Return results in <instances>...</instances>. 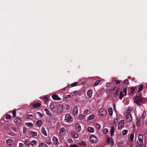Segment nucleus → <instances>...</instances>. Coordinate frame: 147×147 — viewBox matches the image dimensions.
<instances>
[{"instance_id":"obj_51","label":"nucleus","mask_w":147,"mask_h":147,"mask_svg":"<svg viewBox=\"0 0 147 147\" xmlns=\"http://www.w3.org/2000/svg\"><path fill=\"white\" fill-rule=\"evenodd\" d=\"M135 90V89L134 88H131V92L130 93H133L134 92Z\"/></svg>"},{"instance_id":"obj_63","label":"nucleus","mask_w":147,"mask_h":147,"mask_svg":"<svg viewBox=\"0 0 147 147\" xmlns=\"http://www.w3.org/2000/svg\"><path fill=\"white\" fill-rule=\"evenodd\" d=\"M26 128L24 127L23 128V133H24L26 131Z\"/></svg>"},{"instance_id":"obj_34","label":"nucleus","mask_w":147,"mask_h":147,"mask_svg":"<svg viewBox=\"0 0 147 147\" xmlns=\"http://www.w3.org/2000/svg\"><path fill=\"white\" fill-rule=\"evenodd\" d=\"M25 124L29 127H32L33 126V124L31 122L25 123Z\"/></svg>"},{"instance_id":"obj_27","label":"nucleus","mask_w":147,"mask_h":147,"mask_svg":"<svg viewBox=\"0 0 147 147\" xmlns=\"http://www.w3.org/2000/svg\"><path fill=\"white\" fill-rule=\"evenodd\" d=\"M95 117V116L93 115H91L89 116L88 120H93Z\"/></svg>"},{"instance_id":"obj_54","label":"nucleus","mask_w":147,"mask_h":147,"mask_svg":"<svg viewBox=\"0 0 147 147\" xmlns=\"http://www.w3.org/2000/svg\"><path fill=\"white\" fill-rule=\"evenodd\" d=\"M115 81L116 82L115 84H119L120 83V82L121 81V80L118 81L117 80H115Z\"/></svg>"},{"instance_id":"obj_35","label":"nucleus","mask_w":147,"mask_h":147,"mask_svg":"<svg viewBox=\"0 0 147 147\" xmlns=\"http://www.w3.org/2000/svg\"><path fill=\"white\" fill-rule=\"evenodd\" d=\"M124 96V95L123 94V92H121L119 94V99L120 100H121L123 97Z\"/></svg>"},{"instance_id":"obj_17","label":"nucleus","mask_w":147,"mask_h":147,"mask_svg":"<svg viewBox=\"0 0 147 147\" xmlns=\"http://www.w3.org/2000/svg\"><path fill=\"white\" fill-rule=\"evenodd\" d=\"M36 125L38 127H40L42 125V122L40 120L37 121L36 122Z\"/></svg>"},{"instance_id":"obj_10","label":"nucleus","mask_w":147,"mask_h":147,"mask_svg":"<svg viewBox=\"0 0 147 147\" xmlns=\"http://www.w3.org/2000/svg\"><path fill=\"white\" fill-rule=\"evenodd\" d=\"M75 129L76 131L80 132L81 130L80 125L79 124H76L75 125Z\"/></svg>"},{"instance_id":"obj_19","label":"nucleus","mask_w":147,"mask_h":147,"mask_svg":"<svg viewBox=\"0 0 147 147\" xmlns=\"http://www.w3.org/2000/svg\"><path fill=\"white\" fill-rule=\"evenodd\" d=\"M88 131L90 133H93L94 131V129L92 127H88Z\"/></svg>"},{"instance_id":"obj_32","label":"nucleus","mask_w":147,"mask_h":147,"mask_svg":"<svg viewBox=\"0 0 147 147\" xmlns=\"http://www.w3.org/2000/svg\"><path fill=\"white\" fill-rule=\"evenodd\" d=\"M114 132V129L113 127L111 128V136L113 135Z\"/></svg>"},{"instance_id":"obj_61","label":"nucleus","mask_w":147,"mask_h":147,"mask_svg":"<svg viewBox=\"0 0 147 147\" xmlns=\"http://www.w3.org/2000/svg\"><path fill=\"white\" fill-rule=\"evenodd\" d=\"M13 116H15L16 115V111L14 110L13 111Z\"/></svg>"},{"instance_id":"obj_18","label":"nucleus","mask_w":147,"mask_h":147,"mask_svg":"<svg viewBox=\"0 0 147 147\" xmlns=\"http://www.w3.org/2000/svg\"><path fill=\"white\" fill-rule=\"evenodd\" d=\"M141 118L139 117L137 118V120L136 123L138 126H139L140 125L141 123Z\"/></svg>"},{"instance_id":"obj_52","label":"nucleus","mask_w":147,"mask_h":147,"mask_svg":"<svg viewBox=\"0 0 147 147\" xmlns=\"http://www.w3.org/2000/svg\"><path fill=\"white\" fill-rule=\"evenodd\" d=\"M46 143L48 144H49V145H50V144H51V142L49 140H47L46 141Z\"/></svg>"},{"instance_id":"obj_53","label":"nucleus","mask_w":147,"mask_h":147,"mask_svg":"<svg viewBox=\"0 0 147 147\" xmlns=\"http://www.w3.org/2000/svg\"><path fill=\"white\" fill-rule=\"evenodd\" d=\"M123 92L125 93V95L127 94V88H126L123 89Z\"/></svg>"},{"instance_id":"obj_20","label":"nucleus","mask_w":147,"mask_h":147,"mask_svg":"<svg viewBox=\"0 0 147 147\" xmlns=\"http://www.w3.org/2000/svg\"><path fill=\"white\" fill-rule=\"evenodd\" d=\"M30 134L33 137L36 136L37 135V133L36 132L33 131H31L30 132Z\"/></svg>"},{"instance_id":"obj_28","label":"nucleus","mask_w":147,"mask_h":147,"mask_svg":"<svg viewBox=\"0 0 147 147\" xmlns=\"http://www.w3.org/2000/svg\"><path fill=\"white\" fill-rule=\"evenodd\" d=\"M42 132L43 134H44L46 136H47V133L46 131L45 130V128L44 127H42Z\"/></svg>"},{"instance_id":"obj_64","label":"nucleus","mask_w":147,"mask_h":147,"mask_svg":"<svg viewBox=\"0 0 147 147\" xmlns=\"http://www.w3.org/2000/svg\"><path fill=\"white\" fill-rule=\"evenodd\" d=\"M20 144L19 147H23V145L22 144L20 143Z\"/></svg>"},{"instance_id":"obj_59","label":"nucleus","mask_w":147,"mask_h":147,"mask_svg":"<svg viewBox=\"0 0 147 147\" xmlns=\"http://www.w3.org/2000/svg\"><path fill=\"white\" fill-rule=\"evenodd\" d=\"M88 111H89L88 109H86L84 111V113L85 114H87L88 112Z\"/></svg>"},{"instance_id":"obj_37","label":"nucleus","mask_w":147,"mask_h":147,"mask_svg":"<svg viewBox=\"0 0 147 147\" xmlns=\"http://www.w3.org/2000/svg\"><path fill=\"white\" fill-rule=\"evenodd\" d=\"M103 132L105 134H107L108 132V130L107 128H105L104 129Z\"/></svg>"},{"instance_id":"obj_48","label":"nucleus","mask_w":147,"mask_h":147,"mask_svg":"<svg viewBox=\"0 0 147 147\" xmlns=\"http://www.w3.org/2000/svg\"><path fill=\"white\" fill-rule=\"evenodd\" d=\"M11 117V116L10 115H7L6 116L5 119H10Z\"/></svg>"},{"instance_id":"obj_4","label":"nucleus","mask_w":147,"mask_h":147,"mask_svg":"<svg viewBox=\"0 0 147 147\" xmlns=\"http://www.w3.org/2000/svg\"><path fill=\"white\" fill-rule=\"evenodd\" d=\"M100 116H105L107 113V112L104 109L101 108L100 109L99 112Z\"/></svg>"},{"instance_id":"obj_24","label":"nucleus","mask_w":147,"mask_h":147,"mask_svg":"<svg viewBox=\"0 0 147 147\" xmlns=\"http://www.w3.org/2000/svg\"><path fill=\"white\" fill-rule=\"evenodd\" d=\"M74 94L76 95H79L80 96H81L82 94V92L79 91H75L74 92Z\"/></svg>"},{"instance_id":"obj_38","label":"nucleus","mask_w":147,"mask_h":147,"mask_svg":"<svg viewBox=\"0 0 147 147\" xmlns=\"http://www.w3.org/2000/svg\"><path fill=\"white\" fill-rule=\"evenodd\" d=\"M143 86L142 85H141L139 87L138 91V92L142 91L143 89Z\"/></svg>"},{"instance_id":"obj_13","label":"nucleus","mask_w":147,"mask_h":147,"mask_svg":"<svg viewBox=\"0 0 147 147\" xmlns=\"http://www.w3.org/2000/svg\"><path fill=\"white\" fill-rule=\"evenodd\" d=\"M124 121L123 120L120 121L118 125V128L119 129H121L123 127L124 124Z\"/></svg>"},{"instance_id":"obj_44","label":"nucleus","mask_w":147,"mask_h":147,"mask_svg":"<svg viewBox=\"0 0 147 147\" xmlns=\"http://www.w3.org/2000/svg\"><path fill=\"white\" fill-rule=\"evenodd\" d=\"M118 118H116L114 120V123L115 124H116L117 122Z\"/></svg>"},{"instance_id":"obj_16","label":"nucleus","mask_w":147,"mask_h":147,"mask_svg":"<svg viewBox=\"0 0 147 147\" xmlns=\"http://www.w3.org/2000/svg\"><path fill=\"white\" fill-rule=\"evenodd\" d=\"M71 134L75 138H77L78 137V135L74 131L72 132Z\"/></svg>"},{"instance_id":"obj_33","label":"nucleus","mask_w":147,"mask_h":147,"mask_svg":"<svg viewBox=\"0 0 147 147\" xmlns=\"http://www.w3.org/2000/svg\"><path fill=\"white\" fill-rule=\"evenodd\" d=\"M128 132V130L126 129L122 131V134L123 135H126L127 133Z\"/></svg>"},{"instance_id":"obj_6","label":"nucleus","mask_w":147,"mask_h":147,"mask_svg":"<svg viewBox=\"0 0 147 147\" xmlns=\"http://www.w3.org/2000/svg\"><path fill=\"white\" fill-rule=\"evenodd\" d=\"M126 119L128 123H131L132 120V117L130 113H128L126 115Z\"/></svg>"},{"instance_id":"obj_8","label":"nucleus","mask_w":147,"mask_h":147,"mask_svg":"<svg viewBox=\"0 0 147 147\" xmlns=\"http://www.w3.org/2000/svg\"><path fill=\"white\" fill-rule=\"evenodd\" d=\"M78 109L76 107H75L73 109L72 113L74 116L77 115L78 113Z\"/></svg>"},{"instance_id":"obj_42","label":"nucleus","mask_w":147,"mask_h":147,"mask_svg":"<svg viewBox=\"0 0 147 147\" xmlns=\"http://www.w3.org/2000/svg\"><path fill=\"white\" fill-rule=\"evenodd\" d=\"M44 100L46 102H47L49 100L48 97L47 96H45L44 98Z\"/></svg>"},{"instance_id":"obj_46","label":"nucleus","mask_w":147,"mask_h":147,"mask_svg":"<svg viewBox=\"0 0 147 147\" xmlns=\"http://www.w3.org/2000/svg\"><path fill=\"white\" fill-rule=\"evenodd\" d=\"M111 140V139H110V138L109 137H108L107 138V142L108 143L111 144V142H110Z\"/></svg>"},{"instance_id":"obj_12","label":"nucleus","mask_w":147,"mask_h":147,"mask_svg":"<svg viewBox=\"0 0 147 147\" xmlns=\"http://www.w3.org/2000/svg\"><path fill=\"white\" fill-rule=\"evenodd\" d=\"M89 138L90 141L92 142H96V138L95 136L93 135L90 136Z\"/></svg>"},{"instance_id":"obj_26","label":"nucleus","mask_w":147,"mask_h":147,"mask_svg":"<svg viewBox=\"0 0 147 147\" xmlns=\"http://www.w3.org/2000/svg\"><path fill=\"white\" fill-rule=\"evenodd\" d=\"M41 104L39 103H38L36 104H33L32 106L34 107H39L40 106Z\"/></svg>"},{"instance_id":"obj_5","label":"nucleus","mask_w":147,"mask_h":147,"mask_svg":"<svg viewBox=\"0 0 147 147\" xmlns=\"http://www.w3.org/2000/svg\"><path fill=\"white\" fill-rule=\"evenodd\" d=\"M57 112L59 113H61L63 112V105H59L57 107Z\"/></svg>"},{"instance_id":"obj_57","label":"nucleus","mask_w":147,"mask_h":147,"mask_svg":"<svg viewBox=\"0 0 147 147\" xmlns=\"http://www.w3.org/2000/svg\"><path fill=\"white\" fill-rule=\"evenodd\" d=\"M79 144L81 145H85V142H82L79 143Z\"/></svg>"},{"instance_id":"obj_7","label":"nucleus","mask_w":147,"mask_h":147,"mask_svg":"<svg viewBox=\"0 0 147 147\" xmlns=\"http://www.w3.org/2000/svg\"><path fill=\"white\" fill-rule=\"evenodd\" d=\"M65 131V128L64 127L61 128L59 131V136H62L64 135V133Z\"/></svg>"},{"instance_id":"obj_41","label":"nucleus","mask_w":147,"mask_h":147,"mask_svg":"<svg viewBox=\"0 0 147 147\" xmlns=\"http://www.w3.org/2000/svg\"><path fill=\"white\" fill-rule=\"evenodd\" d=\"M96 127L98 130H99L100 129L101 126L100 124H97L96 125Z\"/></svg>"},{"instance_id":"obj_36","label":"nucleus","mask_w":147,"mask_h":147,"mask_svg":"<svg viewBox=\"0 0 147 147\" xmlns=\"http://www.w3.org/2000/svg\"><path fill=\"white\" fill-rule=\"evenodd\" d=\"M119 89H117L116 90V92L115 93V94H114V96L115 97H117V96L118 94L119 93Z\"/></svg>"},{"instance_id":"obj_21","label":"nucleus","mask_w":147,"mask_h":147,"mask_svg":"<svg viewBox=\"0 0 147 147\" xmlns=\"http://www.w3.org/2000/svg\"><path fill=\"white\" fill-rule=\"evenodd\" d=\"M44 110L46 111L47 114L48 115L50 116H52V115L51 114V113H50L49 111L47 109H45Z\"/></svg>"},{"instance_id":"obj_60","label":"nucleus","mask_w":147,"mask_h":147,"mask_svg":"<svg viewBox=\"0 0 147 147\" xmlns=\"http://www.w3.org/2000/svg\"><path fill=\"white\" fill-rule=\"evenodd\" d=\"M66 107L67 110H69L70 109V106L68 105H66Z\"/></svg>"},{"instance_id":"obj_45","label":"nucleus","mask_w":147,"mask_h":147,"mask_svg":"<svg viewBox=\"0 0 147 147\" xmlns=\"http://www.w3.org/2000/svg\"><path fill=\"white\" fill-rule=\"evenodd\" d=\"M77 84V83L76 82H75L71 84V87H73L75 86H76Z\"/></svg>"},{"instance_id":"obj_14","label":"nucleus","mask_w":147,"mask_h":147,"mask_svg":"<svg viewBox=\"0 0 147 147\" xmlns=\"http://www.w3.org/2000/svg\"><path fill=\"white\" fill-rule=\"evenodd\" d=\"M52 97L53 99L54 100H60L61 99V98L56 94H55L52 95Z\"/></svg>"},{"instance_id":"obj_31","label":"nucleus","mask_w":147,"mask_h":147,"mask_svg":"<svg viewBox=\"0 0 147 147\" xmlns=\"http://www.w3.org/2000/svg\"><path fill=\"white\" fill-rule=\"evenodd\" d=\"M100 80H96L95 83L93 84V86H97L99 83L100 82Z\"/></svg>"},{"instance_id":"obj_9","label":"nucleus","mask_w":147,"mask_h":147,"mask_svg":"<svg viewBox=\"0 0 147 147\" xmlns=\"http://www.w3.org/2000/svg\"><path fill=\"white\" fill-rule=\"evenodd\" d=\"M14 122L16 125H17L19 126L20 125L21 121L20 118H17L16 119H15Z\"/></svg>"},{"instance_id":"obj_62","label":"nucleus","mask_w":147,"mask_h":147,"mask_svg":"<svg viewBox=\"0 0 147 147\" xmlns=\"http://www.w3.org/2000/svg\"><path fill=\"white\" fill-rule=\"evenodd\" d=\"M70 96V95H66L65 97V98L67 99V98H69Z\"/></svg>"},{"instance_id":"obj_43","label":"nucleus","mask_w":147,"mask_h":147,"mask_svg":"<svg viewBox=\"0 0 147 147\" xmlns=\"http://www.w3.org/2000/svg\"><path fill=\"white\" fill-rule=\"evenodd\" d=\"M11 129H13V130H14L15 132H18V129L15 127H12Z\"/></svg>"},{"instance_id":"obj_29","label":"nucleus","mask_w":147,"mask_h":147,"mask_svg":"<svg viewBox=\"0 0 147 147\" xmlns=\"http://www.w3.org/2000/svg\"><path fill=\"white\" fill-rule=\"evenodd\" d=\"M24 143L27 145H29L30 144L29 140L28 139H26L24 140Z\"/></svg>"},{"instance_id":"obj_39","label":"nucleus","mask_w":147,"mask_h":147,"mask_svg":"<svg viewBox=\"0 0 147 147\" xmlns=\"http://www.w3.org/2000/svg\"><path fill=\"white\" fill-rule=\"evenodd\" d=\"M85 117V115L83 114L79 116V118L80 119H83Z\"/></svg>"},{"instance_id":"obj_40","label":"nucleus","mask_w":147,"mask_h":147,"mask_svg":"<svg viewBox=\"0 0 147 147\" xmlns=\"http://www.w3.org/2000/svg\"><path fill=\"white\" fill-rule=\"evenodd\" d=\"M50 108L52 109H54V108H55V106L54 105V104L53 103H51L50 105Z\"/></svg>"},{"instance_id":"obj_25","label":"nucleus","mask_w":147,"mask_h":147,"mask_svg":"<svg viewBox=\"0 0 147 147\" xmlns=\"http://www.w3.org/2000/svg\"><path fill=\"white\" fill-rule=\"evenodd\" d=\"M108 111L109 115L110 116L112 115L113 114L112 109V108H109L108 109Z\"/></svg>"},{"instance_id":"obj_15","label":"nucleus","mask_w":147,"mask_h":147,"mask_svg":"<svg viewBox=\"0 0 147 147\" xmlns=\"http://www.w3.org/2000/svg\"><path fill=\"white\" fill-rule=\"evenodd\" d=\"M53 143L55 144H57L58 143V139L55 136L53 137Z\"/></svg>"},{"instance_id":"obj_55","label":"nucleus","mask_w":147,"mask_h":147,"mask_svg":"<svg viewBox=\"0 0 147 147\" xmlns=\"http://www.w3.org/2000/svg\"><path fill=\"white\" fill-rule=\"evenodd\" d=\"M111 143V145L113 146L114 144V142L113 139H111L110 141Z\"/></svg>"},{"instance_id":"obj_22","label":"nucleus","mask_w":147,"mask_h":147,"mask_svg":"<svg viewBox=\"0 0 147 147\" xmlns=\"http://www.w3.org/2000/svg\"><path fill=\"white\" fill-rule=\"evenodd\" d=\"M36 142L34 140H32L30 144L32 146H35L36 145Z\"/></svg>"},{"instance_id":"obj_47","label":"nucleus","mask_w":147,"mask_h":147,"mask_svg":"<svg viewBox=\"0 0 147 147\" xmlns=\"http://www.w3.org/2000/svg\"><path fill=\"white\" fill-rule=\"evenodd\" d=\"M128 80L126 79L123 82V83L124 84H128Z\"/></svg>"},{"instance_id":"obj_49","label":"nucleus","mask_w":147,"mask_h":147,"mask_svg":"<svg viewBox=\"0 0 147 147\" xmlns=\"http://www.w3.org/2000/svg\"><path fill=\"white\" fill-rule=\"evenodd\" d=\"M133 109V108L131 107H129L127 110V111L128 112H130Z\"/></svg>"},{"instance_id":"obj_58","label":"nucleus","mask_w":147,"mask_h":147,"mask_svg":"<svg viewBox=\"0 0 147 147\" xmlns=\"http://www.w3.org/2000/svg\"><path fill=\"white\" fill-rule=\"evenodd\" d=\"M70 147H78V146L75 144H72L70 146Z\"/></svg>"},{"instance_id":"obj_1","label":"nucleus","mask_w":147,"mask_h":147,"mask_svg":"<svg viewBox=\"0 0 147 147\" xmlns=\"http://www.w3.org/2000/svg\"><path fill=\"white\" fill-rule=\"evenodd\" d=\"M72 117L68 114H67L65 116L64 120L65 122L70 123L72 121Z\"/></svg>"},{"instance_id":"obj_3","label":"nucleus","mask_w":147,"mask_h":147,"mask_svg":"<svg viewBox=\"0 0 147 147\" xmlns=\"http://www.w3.org/2000/svg\"><path fill=\"white\" fill-rule=\"evenodd\" d=\"M134 100L136 103L138 104L142 102V100L141 97L139 96H136L134 97Z\"/></svg>"},{"instance_id":"obj_30","label":"nucleus","mask_w":147,"mask_h":147,"mask_svg":"<svg viewBox=\"0 0 147 147\" xmlns=\"http://www.w3.org/2000/svg\"><path fill=\"white\" fill-rule=\"evenodd\" d=\"M134 133H131L130 136V140L131 142H132L134 140Z\"/></svg>"},{"instance_id":"obj_2","label":"nucleus","mask_w":147,"mask_h":147,"mask_svg":"<svg viewBox=\"0 0 147 147\" xmlns=\"http://www.w3.org/2000/svg\"><path fill=\"white\" fill-rule=\"evenodd\" d=\"M138 140L137 141V143L139 145H141L143 144V136L142 135L140 134L138 136Z\"/></svg>"},{"instance_id":"obj_11","label":"nucleus","mask_w":147,"mask_h":147,"mask_svg":"<svg viewBox=\"0 0 147 147\" xmlns=\"http://www.w3.org/2000/svg\"><path fill=\"white\" fill-rule=\"evenodd\" d=\"M92 94V91L91 89H90L87 92V95L88 98H91Z\"/></svg>"},{"instance_id":"obj_23","label":"nucleus","mask_w":147,"mask_h":147,"mask_svg":"<svg viewBox=\"0 0 147 147\" xmlns=\"http://www.w3.org/2000/svg\"><path fill=\"white\" fill-rule=\"evenodd\" d=\"M13 140L10 139H9L6 140V142L8 145H11V143L12 142Z\"/></svg>"},{"instance_id":"obj_56","label":"nucleus","mask_w":147,"mask_h":147,"mask_svg":"<svg viewBox=\"0 0 147 147\" xmlns=\"http://www.w3.org/2000/svg\"><path fill=\"white\" fill-rule=\"evenodd\" d=\"M26 116L27 118L29 119L30 118V117H33V115H26Z\"/></svg>"},{"instance_id":"obj_50","label":"nucleus","mask_w":147,"mask_h":147,"mask_svg":"<svg viewBox=\"0 0 147 147\" xmlns=\"http://www.w3.org/2000/svg\"><path fill=\"white\" fill-rule=\"evenodd\" d=\"M40 147H46V145L43 143L40 144Z\"/></svg>"}]
</instances>
